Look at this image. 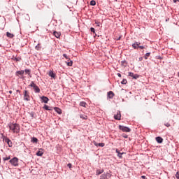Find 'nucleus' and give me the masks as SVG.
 Listing matches in <instances>:
<instances>
[{
  "instance_id": "4be33fe9",
  "label": "nucleus",
  "mask_w": 179,
  "mask_h": 179,
  "mask_svg": "<svg viewBox=\"0 0 179 179\" xmlns=\"http://www.w3.org/2000/svg\"><path fill=\"white\" fill-rule=\"evenodd\" d=\"M122 66H124V68H127V66L128 65V62H127V60H122L121 62Z\"/></svg>"
},
{
  "instance_id": "b1692460",
  "label": "nucleus",
  "mask_w": 179,
  "mask_h": 179,
  "mask_svg": "<svg viewBox=\"0 0 179 179\" xmlns=\"http://www.w3.org/2000/svg\"><path fill=\"white\" fill-rule=\"evenodd\" d=\"M31 142L32 143H37V142H38V139L36 137H33L31 140Z\"/></svg>"
},
{
  "instance_id": "79ce46f5",
  "label": "nucleus",
  "mask_w": 179,
  "mask_h": 179,
  "mask_svg": "<svg viewBox=\"0 0 179 179\" xmlns=\"http://www.w3.org/2000/svg\"><path fill=\"white\" fill-rule=\"evenodd\" d=\"M176 177L177 179H179V171H178L176 174Z\"/></svg>"
},
{
  "instance_id": "37998d69",
  "label": "nucleus",
  "mask_w": 179,
  "mask_h": 179,
  "mask_svg": "<svg viewBox=\"0 0 179 179\" xmlns=\"http://www.w3.org/2000/svg\"><path fill=\"white\" fill-rule=\"evenodd\" d=\"M95 23L98 27H100V22H96Z\"/></svg>"
},
{
  "instance_id": "cd10ccee",
  "label": "nucleus",
  "mask_w": 179,
  "mask_h": 179,
  "mask_svg": "<svg viewBox=\"0 0 179 179\" xmlns=\"http://www.w3.org/2000/svg\"><path fill=\"white\" fill-rule=\"evenodd\" d=\"M90 5H91V6H95V5H96V1L92 0V1L90 2Z\"/></svg>"
},
{
  "instance_id": "f704fd0d",
  "label": "nucleus",
  "mask_w": 179,
  "mask_h": 179,
  "mask_svg": "<svg viewBox=\"0 0 179 179\" xmlns=\"http://www.w3.org/2000/svg\"><path fill=\"white\" fill-rule=\"evenodd\" d=\"M105 175L106 176V178L108 177V178H111V174H110V172H107L106 173H105Z\"/></svg>"
},
{
  "instance_id": "49530a36",
  "label": "nucleus",
  "mask_w": 179,
  "mask_h": 179,
  "mask_svg": "<svg viewBox=\"0 0 179 179\" xmlns=\"http://www.w3.org/2000/svg\"><path fill=\"white\" fill-rule=\"evenodd\" d=\"M157 59H162V56H157Z\"/></svg>"
},
{
  "instance_id": "2f4dec72",
  "label": "nucleus",
  "mask_w": 179,
  "mask_h": 179,
  "mask_svg": "<svg viewBox=\"0 0 179 179\" xmlns=\"http://www.w3.org/2000/svg\"><path fill=\"white\" fill-rule=\"evenodd\" d=\"M90 31H91L92 33H94V34H96V29H95L94 27H91V28L90 29Z\"/></svg>"
},
{
  "instance_id": "c756f323",
  "label": "nucleus",
  "mask_w": 179,
  "mask_h": 179,
  "mask_svg": "<svg viewBox=\"0 0 179 179\" xmlns=\"http://www.w3.org/2000/svg\"><path fill=\"white\" fill-rule=\"evenodd\" d=\"M80 117L82 118L83 120H87V115H80Z\"/></svg>"
},
{
  "instance_id": "c85d7f7f",
  "label": "nucleus",
  "mask_w": 179,
  "mask_h": 179,
  "mask_svg": "<svg viewBox=\"0 0 179 179\" xmlns=\"http://www.w3.org/2000/svg\"><path fill=\"white\" fill-rule=\"evenodd\" d=\"M127 83H128V80H127V79L124 78L122 81H121V84L122 85H127Z\"/></svg>"
},
{
  "instance_id": "4468645a",
  "label": "nucleus",
  "mask_w": 179,
  "mask_h": 179,
  "mask_svg": "<svg viewBox=\"0 0 179 179\" xmlns=\"http://www.w3.org/2000/svg\"><path fill=\"white\" fill-rule=\"evenodd\" d=\"M48 75L50 78H52V79H55V78H57V75H55V73H54L52 71H49Z\"/></svg>"
},
{
  "instance_id": "58836bf2",
  "label": "nucleus",
  "mask_w": 179,
  "mask_h": 179,
  "mask_svg": "<svg viewBox=\"0 0 179 179\" xmlns=\"http://www.w3.org/2000/svg\"><path fill=\"white\" fill-rule=\"evenodd\" d=\"M122 138H124L125 139H127V138H128V135H127V134H123L122 135Z\"/></svg>"
},
{
  "instance_id": "603ef678",
  "label": "nucleus",
  "mask_w": 179,
  "mask_h": 179,
  "mask_svg": "<svg viewBox=\"0 0 179 179\" xmlns=\"http://www.w3.org/2000/svg\"><path fill=\"white\" fill-rule=\"evenodd\" d=\"M15 58H16V57L13 56V57H12V58H11V59H13H13H15Z\"/></svg>"
},
{
  "instance_id": "a878e982",
  "label": "nucleus",
  "mask_w": 179,
  "mask_h": 179,
  "mask_svg": "<svg viewBox=\"0 0 179 179\" xmlns=\"http://www.w3.org/2000/svg\"><path fill=\"white\" fill-rule=\"evenodd\" d=\"M43 155H44V152H43V151L38 150V151L36 152V156L41 157V156H43Z\"/></svg>"
},
{
  "instance_id": "e433bc0d",
  "label": "nucleus",
  "mask_w": 179,
  "mask_h": 179,
  "mask_svg": "<svg viewBox=\"0 0 179 179\" xmlns=\"http://www.w3.org/2000/svg\"><path fill=\"white\" fill-rule=\"evenodd\" d=\"M63 57L66 58V59H69V57L66 54H63Z\"/></svg>"
},
{
  "instance_id": "423d86ee",
  "label": "nucleus",
  "mask_w": 179,
  "mask_h": 179,
  "mask_svg": "<svg viewBox=\"0 0 179 179\" xmlns=\"http://www.w3.org/2000/svg\"><path fill=\"white\" fill-rule=\"evenodd\" d=\"M119 129L120 131H122V132H130L131 131V128L128 127H125L123 125H119Z\"/></svg>"
},
{
  "instance_id": "dca6fc26",
  "label": "nucleus",
  "mask_w": 179,
  "mask_h": 179,
  "mask_svg": "<svg viewBox=\"0 0 179 179\" xmlns=\"http://www.w3.org/2000/svg\"><path fill=\"white\" fill-rule=\"evenodd\" d=\"M155 141L157 142V143H163V138L161 136L156 137Z\"/></svg>"
},
{
  "instance_id": "f8f14e48",
  "label": "nucleus",
  "mask_w": 179,
  "mask_h": 179,
  "mask_svg": "<svg viewBox=\"0 0 179 179\" xmlns=\"http://www.w3.org/2000/svg\"><path fill=\"white\" fill-rule=\"evenodd\" d=\"M108 99H113L115 94L113 91H109L107 94Z\"/></svg>"
},
{
  "instance_id": "1a4fd4ad",
  "label": "nucleus",
  "mask_w": 179,
  "mask_h": 179,
  "mask_svg": "<svg viewBox=\"0 0 179 179\" xmlns=\"http://www.w3.org/2000/svg\"><path fill=\"white\" fill-rule=\"evenodd\" d=\"M16 76H19V75L21 76V78L23 79V75H24V70L17 71L15 73Z\"/></svg>"
},
{
  "instance_id": "a19ab883",
  "label": "nucleus",
  "mask_w": 179,
  "mask_h": 179,
  "mask_svg": "<svg viewBox=\"0 0 179 179\" xmlns=\"http://www.w3.org/2000/svg\"><path fill=\"white\" fill-rule=\"evenodd\" d=\"M67 167H69V169H72V164L69 163V164H67Z\"/></svg>"
},
{
  "instance_id": "9b49d317",
  "label": "nucleus",
  "mask_w": 179,
  "mask_h": 179,
  "mask_svg": "<svg viewBox=\"0 0 179 179\" xmlns=\"http://www.w3.org/2000/svg\"><path fill=\"white\" fill-rule=\"evenodd\" d=\"M129 76L133 78V79H138L139 78V74H134L132 72H129Z\"/></svg>"
},
{
  "instance_id": "3c124183",
  "label": "nucleus",
  "mask_w": 179,
  "mask_h": 179,
  "mask_svg": "<svg viewBox=\"0 0 179 179\" xmlns=\"http://www.w3.org/2000/svg\"><path fill=\"white\" fill-rule=\"evenodd\" d=\"M141 178H143V179H146V176H141Z\"/></svg>"
},
{
  "instance_id": "39448f33",
  "label": "nucleus",
  "mask_w": 179,
  "mask_h": 179,
  "mask_svg": "<svg viewBox=\"0 0 179 179\" xmlns=\"http://www.w3.org/2000/svg\"><path fill=\"white\" fill-rule=\"evenodd\" d=\"M29 86L30 87H33L36 93H40V88L33 81L31 82V84L29 85Z\"/></svg>"
},
{
  "instance_id": "6e6d98bb",
  "label": "nucleus",
  "mask_w": 179,
  "mask_h": 179,
  "mask_svg": "<svg viewBox=\"0 0 179 179\" xmlns=\"http://www.w3.org/2000/svg\"><path fill=\"white\" fill-rule=\"evenodd\" d=\"M0 163H1V158H0Z\"/></svg>"
},
{
  "instance_id": "7c9ffc66",
  "label": "nucleus",
  "mask_w": 179,
  "mask_h": 179,
  "mask_svg": "<svg viewBox=\"0 0 179 179\" xmlns=\"http://www.w3.org/2000/svg\"><path fill=\"white\" fill-rule=\"evenodd\" d=\"M100 179H107V176H106V173L101 175Z\"/></svg>"
},
{
  "instance_id": "4c0bfd02",
  "label": "nucleus",
  "mask_w": 179,
  "mask_h": 179,
  "mask_svg": "<svg viewBox=\"0 0 179 179\" xmlns=\"http://www.w3.org/2000/svg\"><path fill=\"white\" fill-rule=\"evenodd\" d=\"M29 115L32 117V118H34V112H31L29 113Z\"/></svg>"
},
{
  "instance_id": "f257e3e1",
  "label": "nucleus",
  "mask_w": 179,
  "mask_h": 179,
  "mask_svg": "<svg viewBox=\"0 0 179 179\" xmlns=\"http://www.w3.org/2000/svg\"><path fill=\"white\" fill-rule=\"evenodd\" d=\"M8 125V128L10 129V131H13L14 134H19V132H20V126L19 124L10 122Z\"/></svg>"
},
{
  "instance_id": "ea45409f",
  "label": "nucleus",
  "mask_w": 179,
  "mask_h": 179,
  "mask_svg": "<svg viewBox=\"0 0 179 179\" xmlns=\"http://www.w3.org/2000/svg\"><path fill=\"white\" fill-rule=\"evenodd\" d=\"M164 125H165V127H167V128H169V127L171 126L169 122H165V123L164 124Z\"/></svg>"
},
{
  "instance_id": "20e7f679",
  "label": "nucleus",
  "mask_w": 179,
  "mask_h": 179,
  "mask_svg": "<svg viewBox=\"0 0 179 179\" xmlns=\"http://www.w3.org/2000/svg\"><path fill=\"white\" fill-rule=\"evenodd\" d=\"M132 47L134 50H138V48H140V50H143L145 48V46L141 45V43L139 42L133 43Z\"/></svg>"
},
{
  "instance_id": "c9c22d12",
  "label": "nucleus",
  "mask_w": 179,
  "mask_h": 179,
  "mask_svg": "<svg viewBox=\"0 0 179 179\" xmlns=\"http://www.w3.org/2000/svg\"><path fill=\"white\" fill-rule=\"evenodd\" d=\"M3 160L4 162H6V160H10V157H3Z\"/></svg>"
},
{
  "instance_id": "8fccbe9b",
  "label": "nucleus",
  "mask_w": 179,
  "mask_h": 179,
  "mask_svg": "<svg viewBox=\"0 0 179 179\" xmlns=\"http://www.w3.org/2000/svg\"><path fill=\"white\" fill-rule=\"evenodd\" d=\"M117 76H118L119 78H121V76H121V73H117Z\"/></svg>"
},
{
  "instance_id": "0eeeda50",
  "label": "nucleus",
  "mask_w": 179,
  "mask_h": 179,
  "mask_svg": "<svg viewBox=\"0 0 179 179\" xmlns=\"http://www.w3.org/2000/svg\"><path fill=\"white\" fill-rule=\"evenodd\" d=\"M24 100H25V101H30V95H29L27 90H24Z\"/></svg>"
},
{
  "instance_id": "7ed1b4c3",
  "label": "nucleus",
  "mask_w": 179,
  "mask_h": 179,
  "mask_svg": "<svg viewBox=\"0 0 179 179\" xmlns=\"http://www.w3.org/2000/svg\"><path fill=\"white\" fill-rule=\"evenodd\" d=\"M2 136H3V141H4L6 142V143H7L8 145L9 148H12V146H13V143H12V141H10V139H9V138L4 136L3 134H1Z\"/></svg>"
},
{
  "instance_id": "de8ad7c7",
  "label": "nucleus",
  "mask_w": 179,
  "mask_h": 179,
  "mask_svg": "<svg viewBox=\"0 0 179 179\" xmlns=\"http://www.w3.org/2000/svg\"><path fill=\"white\" fill-rule=\"evenodd\" d=\"M143 59V57H140L139 58H138V61H142Z\"/></svg>"
},
{
  "instance_id": "4d7b16f0",
  "label": "nucleus",
  "mask_w": 179,
  "mask_h": 179,
  "mask_svg": "<svg viewBox=\"0 0 179 179\" xmlns=\"http://www.w3.org/2000/svg\"><path fill=\"white\" fill-rule=\"evenodd\" d=\"M36 48H37V46H36Z\"/></svg>"
},
{
  "instance_id": "bb28decb",
  "label": "nucleus",
  "mask_w": 179,
  "mask_h": 179,
  "mask_svg": "<svg viewBox=\"0 0 179 179\" xmlns=\"http://www.w3.org/2000/svg\"><path fill=\"white\" fill-rule=\"evenodd\" d=\"M21 59H22L21 57H15V59H13V61H16V62H20Z\"/></svg>"
},
{
  "instance_id": "6ab92c4d",
  "label": "nucleus",
  "mask_w": 179,
  "mask_h": 179,
  "mask_svg": "<svg viewBox=\"0 0 179 179\" xmlns=\"http://www.w3.org/2000/svg\"><path fill=\"white\" fill-rule=\"evenodd\" d=\"M55 111L56 113H57V114H62V110H61V108H58V107H55L53 108Z\"/></svg>"
},
{
  "instance_id": "5fc2aeb1",
  "label": "nucleus",
  "mask_w": 179,
  "mask_h": 179,
  "mask_svg": "<svg viewBox=\"0 0 179 179\" xmlns=\"http://www.w3.org/2000/svg\"><path fill=\"white\" fill-rule=\"evenodd\" d=\"M96 36H97V34H95V36H94V37H96Z\"/></svg>"
},
{
  "instance_id": "09e8293b",
  "label": "nucleus",
  "mask_w": 179,
  "mask_h": 179,
  "mask_svg": "<svg viewBox=\"0 0 179 179\" xmlns=\"http://www.w3.org/2000/svg\"><path fill=\"white\" fill-rule=\"evenodd\" d=\"M176 2H179V0H173L174 3H176Z\"/></svg>"
},
{
  "instance_id": "a211bd4d",
  "label": "nucleus",
  "mask_w": 179,
  "mask_h": 179,
  "mask_svg": "<svg viewBox=\"0 0 179 179\" xmlns=\"http://www.w3.org/2000/svg\"><path fill=\"white\" fill-rule=\"evenodd\" d=\"M44 110H46L47 111H52V107L48 106L47 104H45L43 106Z\"/></svg>"
},
{
  "instance_id": "864d4df0",
  "label": "nucleus",
  "mask_w": 179,
  "mask_h": 179,
  "mask_svg": "<svg viewBox=\"0 0 179 179\" xmlns=\"http://www.w3.org/2000/svg\"><path fill=\"white\" fill-rule=\"evenodd\" d=\"M8 93H9L10 94H12V90H10V91L8 92Z\"/></svg>"
},
{
  "instance_id": "473e14b6",
  "label": "nucleus",
  "mask_w": 179,
  "mask_h": 179,
  "mask_svg": "<svg viewBox=\"0 0 179 179\" xmlns=\"http://www.w3.org/2000/svg\"><path fill=\"white\" fill-rule=\"evenodd\" d=\"M73 65V62L71 60L70 62H67V66H72Z\"/></svg>"
},
{
  "instance_id": "a18cd8bd",
  "label": "nucleus",
  "mask_w": 179,
  "mask_h": 179,
  "mask_svg": "<svg viewBox=\"0 0 179 179\" xmlns=\"http://www.w3.org/2000/svg\"><path fill=\"white\" fill-rule=\"evenodd\" d=\"M122 37V36H119L116 40H117V41H119V40H121V38Z\"/></svg>"
},
{
  "instance_id": "6e6552de",
  "label": "nucleus",
  "mask_w": 179,
  "mask_h": 179,
  "mask_svg": "<svg viewBox=\"0 0 179 179\" xmlns=\"http://www.w3.org/2000/svg\"><path fill=\"white\" fill-rule=\"evenodd\" d=\"M41 103H45V104H47L48 101H50V99L45 96H41Z\"/></svg>"
},
{
  "instance_id": "72a5a7b5",
  "label": "nucleus",
  "mask_w": 179,
  "mask_h": 179,
  "mask_svg": "<svg viewBox=\"0 0 179 179\" xmlns=\"http://www.w3.org/2000/svg\"><path fill=\"white\" fill-rule=\"evenodd\" d=\"M148 57H150V52H147L145 55V56H144L145 59H148Z\"/></svg>"
},
{
  "instance_id": "f03ea898",
  "label": "nucleus",
  "mask_w": 179,
  "mask_h": 179,
  "mask_svg": "<svg viewBox=\"0 0 179 179\" xmlns=\"http://www.w3.org/2000/svg\"><path fill=\"white\" fill-rule=\"evenodd\" d=\"M9 162L12 166H14V167H17V166H19V159H17L16 157L11 159Z\"/></svg>"
},
{
  "instance_id": "aec40b11",
  "label": "nucleus",
  "mask_w": 179,
  "mask_h": 179,
  "mask_svg": "<svg viewBox=\"0 0 179 179\" xmlns=\"http://www.w3.org/2000/svg\"><path fill=\"white\" fill-rule=\"evenodd\" d=\"M104 173V169H97L96 171V176H100V174H103Z\"/></svg>"
},
{
  "instance_id": "9d476101",
  "label": "nucleus",
  "mask_w": 179,
  "mask_h": 179,
  "mask_svg": "<svg viewBox=\"0 0 179 179\" xmlns=\"http://www.w3.org/2000/svg\"><path fill=\"white\" fill-rule=\"evenodd\" d=\"M114 118L115 120H117L118 121H120V120H121V111L117 110V114L114 115Z\"/></svg>"
},
{
  "instance_id": "393cba45",
  "label": "nucleus",
  "mask_w": 179,
  "mask_h": 179,
  "mask_svg": "<svg viewBox=\"0 0 179 179\" xmlns=\"http://www.w3.org/2000/svg\"><path fill=\"white\" fill-rule=\"evenodd\" d=\"M86 102L85 101H80L79 106L80 107H86Z\"/></svg>"
},
{
  "instance_id": "412c9836",
  "label": "nucleus",
  "mask_w": 179,
  "mask_h": 179,
  "mask_svg": "<svg viewBox=\"0 0 179 179\" xmlns=\"http://www.w3.org/2000/svg\"><path fill=\"white\" fill-rule=\"evenodd\" d=\"M25 72V73L27 75H29V76H30V78H31V73L29 69H26L25 70H24V73Z\"/></svg>"
},
{
  "instance_id": "ddd939ff",
  "label": "nucleus",
  "mask_w": 179,
  "mask_h": 179,
  "mask_svg": "<svg viewBox=\"0 0 179 179\" xmlns=\"http://www.w3.org/2000/svg\"><path fill=\"white\" fill-rule=\"evenodd\" d=\"M116 153H117V157H119V159H122V155H125V152H120L118 149H116Z\"/></svg>"
},
{
  "instance_id": "f3484780",
  "label": "nucleus",
  "mask_w": 179,
  "mask_h": 179,
  "mask_svg": "<svg viewBox=\"0 0 179 179\" xmlns=\"http://www.w3.org/2000/svg\"><path fill=\"white\" fill-rule=\"evenodd\" d=\"M53 36H55L56 38H59V37H61V32L55 31H53Z\"/></svg>"
},
{
  "instance_id": "c03bdc74",
  "label": "nucleus",
  "mask_w": 179,
  "mask_h": 179,
  "mask_svg": "<svg viewBox=\"0 0 179 179\" xmlns=\"http://www.w3.org/2000/svg\"><path fill=\"white\" fill-rule=\"evenodd\" d=\"M16 92H17V93H19L20 96H22V94L20 93V90H17Z\"/></svg>"
},
{
  "instance_id": "2eb2a0df",
  "label": "nucleus",
  "mask_w": 179,
  "mask_h": 179,
  "mask_svg": "<svg viewBox=\"0 0 179 179\" xmlns=\"http://www.w3.org/2000/svg\"><path fill=\"white\" fill-rule=\"evenodd\" d=\"M94 145L95 146H99V148H104V146L106 145V144L104 143H97L96 142H94Z\"/></svg>"
},
{
  "instance_id": "5701e85b",
  "label": "nucleus",
  "mask_w": 179,
  "mask_h": 179,
  "mask_svg": "<svg viewBox=\"0 0 179 179\" xmlns=\"http://www.w3.org/2000/svg\"><path fill=\"white\" fill-rule=\"evenodd\" d=\"M6 36L9 38H13L15 37V35L13 34H11L10 32H6Z\"/></svg>"
}]
</instances>
